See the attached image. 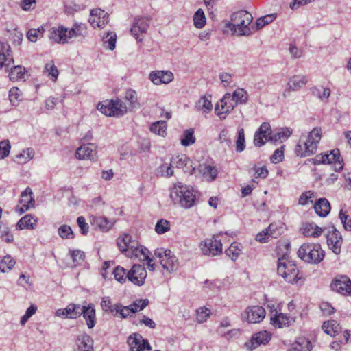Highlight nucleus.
<instances>
[{"instance_id": "obj_1", "label": "nucleus", "mask_w": 351, "mask_h": 351, "mask_svg": "<svg viewBox=\"0 0 351 351\" xmlns=\"http://www.w3.org/2000/svg\"><path fill=\"white\" fill-rule=\"evenodd\" d=\"M321 128H314L307 136H302L295 149L296 155L300 157L313 155L317 150L321 139Z\"/></svg>"}, {"instance_id": "obj_2", "label": "nucleus", "mask_w": 351, "mask_h": 351, "mask_svg": "<svg viewBox=\"0 0 351 351\" xmlns=\"http://www.w3.org/2000/svg\"><path fill=\"white\" fill-rule=\"evenodd\" d=\"M253 17L247 11L240 10L231 15L230 22L227 26L239 36H250L254 29V25L250 26Z\"/></svg>"}, {"instance_id": "obj_3", "label": "nucleus", "mask_w": 351, "mask_h": 351, "mask_svg": "<svg viewBox=\"0 0 351 351\" xmlns=\"http://www.w3.org/2000/svg\"><path fill=\"white\" fill-rule=\"evenodd\" d=\"M170 197L175 203L185 208L194 206L196 201L193 189L181 182L175 184L171 190Z\"/></svg>"}, {"instance_id": "obj_4", "label": "nucleus", "mask_w": 351, "mask_h": 351, "mask_svg": "<svg viewBox=\"0 0 351 351\" xmlns=\"http://www.w3.org/2000/svg\"><path fill=\"white\" fill-rule=\"evenodd\" d=\"M298 256L306 263L318 264L325 254L319 243H304L298 249Z\"/></svg>"}, {"instance_id": "obj_5", "label": "nucleus", "mask_w": 351, "mask_h": 351, "mask_svg": "<svg viewBox=\"0 0 351 351\" xmlns=\"http://www.w3.org/2000/svg\"><path fill=\"white\" fill-rule=\"evenodd\" d=\"M277 271L287 282H297L299 270L296 265L291 261L287 260L285 256L278 259Z\"/></svg>"}, {"instance_id": "obj_6", "label": "nucleus", "mask_w": 351, "mask_h": 351, "mask_svg": "<svg viewBox=\"0 0 351 351\" xmlns=\"http://www.w3.org/2000/svg\"><path fill=\"white\" fill-rule=\"evenodd\" d=\"M97 109L106 116H122L127 112L126 105L121 100H106L99 103Z\"/></svg>"}, {"instance_id": "obj_7", "label": "nucleus", "mask_w": 351, "mask_h": 351, "mask_svg": "<svg viewBox=\"0 0 351 351\" xmlns=\"http://www.w3.org/2000/svg\"><path fill=\"white\" fill-rule=\"evenodd\" d=\"M48 37L52 42L65 44L69 43V39L78 37V36L73 26L71 29H67L60 25L57 27L51 28L49 31Z\"/></svg>"}, {"instance_id": "obj_8", "label": "nucleus", "mask_w": 351, "mask_h": 351, "mask_svg": "<svg viewBox=\"0 0 351 351\" xmlns=\"http://www.w3.org/2000/svg\"><path fill=\"white\" fill-rule=\"evenodd\" d=\"M312 162L315 165L319 164H333L334 169L339 171L343 169V160L340 157V152L338 149H335L330 153H324L317 155L312 159Z\"/></svg>"}, {"instance_id": "obj_9", "label": "nucleus", "mask_w": 351, "mask_h": 351, "mask_svg": "<svg viewBox=\"0 0 351 351\" xmlns=\"http://www.w3.org/2000/svg\"><path fill=\"white\" fill-rule=\"evenodd\" d=\"M217 237V235H213L201 242L199 246L204 255L215 256L222 252V243Z\"/></svg>"}, {"instance_id": "obj_10", "label": "nucleus", "mask_w": 351, "mask_h": 351, "mask_svg": "<svg viewBox=\"0 0 351 351\" xmlns=\"http://www.w3.org/2000/svg\"><path fill=\"white\" fill-rule=\"evenodd\" d=\"M154 254L160 258V264L163 269L169 273L177 269L178 260L171 250H166L163 251L162 249L157 250L155 251Z\"/></svg>"}, {"instance_id": "obj_11", "label": "nucleus", "mask_w": 351, "mask_h": 351, "mask_svg": "<svg viewBox=\"0 0 351 351\" xmlns=\"http://www.w3.org/2000/svg\"><path fill=\"white\" fill-rule=\"evenodd\" d=\"M237 104V101L233 98V97L230 93H226L220 100V104L218 103L216 104L215 112L221 119H225V116L221 117V115L229 113Z\"/></svg>"}, {"instance_id": "obj_12", "label": "nucleus", "mask_w": 351, "mask_h": 351, "mask_svg": "<svg viewBox=\"0 0 351 351\" xmlns=\"http://www.w3.org/2000/svg\"><path fill=\"white\" fill-rule=\"evenodd\" d=\"M127 343L130 351H144L145 350L150 351L152 350L148 341L143 339L142 335L137 332L130 335Z\"/></svg>"}, {"instance_id": "obj_13", "label": "nucleus", "mask_w": 351, "mask_h": 351, "mask_svg": "<svg viewBox=\"0 0 351 351\" xmlns=\"http://www.w3.org/2000/svg\"><path fill=\"white\" fill-rule=\"evenodd\" d=\"M265 317V310L259 306L247 307L242 314L243 319L249 323H259Z\"/></svg>"}, {"instance_id": "obj_14", "label": "nucleus", "mask_w": 351, "mask_h": 351, "mask_svg": "<svg viewBox=\"0 0 351 351\" xmlns=\"http://www.w3.org/2000/svg\"><path fill=\"white\" fill-rule=\"evenodd\" d=\"M146 277L147 271L145 267L141 265H134L127 274L128 280L138 286L144 284Z\"/></svg>"}, {"instance_id": "obj_15", "label": "nucleus", "mask_w": 351, "mask_h": 351, "mask_svg": "<svg viewBox=\"0 0 351 351\" xmlns=\"http://www.w3.org/2000/svg\"><path fill=\"white\" fill-rule=\"evenodd\" d=\"M333 291L344 295L351 294V280L346 276H337L330 285Z\"/></svg>"}, {"instance_id": "obj_16", "label": "nucleus", "mask_w": 351, "mask_h": 351, "mask_svg": "<svg viewBox=\"0 0 351 351\" xmlns=\"http://www.w3.org/2000/svg\"><path fill=\"white\" fill-rule=\"evenodd\" d=\"M326 237L329 248L331 249L335 254H339L343 243V238L341 233L332 226V230L328 232Z\"/></svg>"}, {"instance_id": "obj_17", "label": "nucleus", "mask_w": 351, "mask_h": 351, "mask_svg": "<svg viewBox=\"0 0 351 351\" xmlns=\"http://www.w3.org/2000/svg\"><path fill=\"white\" fill-rule=\"evenodd\" d=\"M271 335L266 330L254 334L249 341L245 343V346L250 350H253L261 345L267 344L271 339Z\"/></svg>"}, {"instance_id": "obj_18", "label": "nucleus", "mask_w": 351, "mask_h": 351, "mask_svg": "<svg viewBox=\"0 0 351 351\" xmlns=\"http://www.w3.org/2000/svg\"><path fill=\"white\" fill-rule=\"evenodd\" d=\"M32 195V191L29 187H27L25 190L21 193V199L19 200V204H21V206H16V212L21 215L26 212L29 208L34 207L35 201Z\"/></svg>"}, {"instance_id": "obj_19", "label": "nucleus", "mask_w": 351, "mask_h": 351, "mask_svg": "<svg viewBox=\"0 0 351 351\" xmlns=\"http://www.w3.org/2000/svg\"><path fill=\"white\" fill-rule=\"evenodd\" d=\"M76 158L80 160H97V146L93 143H88L81 145L75 152Z\"/></svg>"}, {"instance_id": "obj_20", "label": "nucleus", "mask_w": 351, "mask_h": 351, "mask_svg": "<svg viewBox=\"0 0 351 351\" xmlns=\"http://www.w3.org/2000/svg\"><path fill=\"white\" fill-rule=\"evenodd\" d=\"M149 79L156 85L169 84L173 81V74L169 71H155L149 73Z\"/></svg>"}, {"instance_id": "obj_21", "label": "nucleus", "mask_w": 351, "mask_h": 351, "mask_svg": "<svg viewBox=\"0 0 351 351\" xmlns=\"http://www.w3.org/2000/svg\"><path fill=\"white\" fill-rule=\"evenodd\" d=\"M191 160L185 155L177 156L171 159V165L182 169L184 172L192 174L195 167H192Z\"/></svg>"}, {"instance_id": "obj_22", "label": "nucleus", "mask_w": 351, "mask_h": 351, "mask_svg": "<svg viewBox=\"0 0 351 351\" xmlns=\"http://www.w3.org/2000/svg\"><path fill=\"white\" fill-rule=\"evenodd\" d=\"M11 52V47L8 43L0 41V69L3 66H9L14 63Z\"/></svg>"}, {"instance_id": "obj_23", "label": "nucleus", "mask_w": 351, "mask_h": 351, "mask_svg": "<svg viewBox=\"0 0 351 351\" xmlns=\"http://www.w3.org/2000/svg\"><path fill=\"white\" fill-rule=\"evenodd\" d=\"M80 316L83 315L88 328H93L95 325L96 315L94 306L89 304L88 306H81L79 311Z\"/></svg>"}, {"instance_id": "obj_24", "label": "nucleus", "mask_w": 351, "mask_h": 351, "mask_svg": "<svg viewBox=\"0 0 351 351\" xmlns=\"http://www.w3.org/2000/svg\"><path fill=\"white\" fill-rule=\"evenodd\" d=\"M80 304H70L65 308L58 309L56 313V315L64 318L75 319L80 317Z\"/></svg>"}, {"instance_id": "obj_25", "label": "nucleus", "mask_w": 351, "mask_h": 351, "mask_svg": "<svg viewBox=\"0 0 351 351\" xmlns=\"http://www.w3.org/2000/svg\"><path fill=\"white\" fill-rule=\"evenodd\" d=\"M76 344L77 351H93V340L86 333L77 336Z\"/></svg>"}, {"instance_id": "obj_26", "label": "nucleus", "mask_w": 351, "mask_h": 351, "mask_svg": "<svg viewBox=\"0 0 351 351\" xmlns=\"http://www.w3.org/2000/svg\"><path fill=\"white\" fill-rule=\"evenodd\" d=\"M302 234L306 237L317 238L323 232V229L314 223H306L302 227Z\"/></svg>"}, {"instance_id": "obj_27", "label": "nucleus", "mask_w": 351, "mask_h": 351, "mask_svg": "<svg viewBox=\"0 0 351 351\" xmlns=\"http://www.w3.org/2000/svg\"><path fill=\"white\" fill-rule=\"evenodd\" d=\"M307 78L305 75H294L289 78L287 83V86H289V90H291L292 91H297L305 86L307 83Z\"/></svg>"}, {"instance_id": "obj_28", "label": "nucleus", "mask_w": 351, "mask_h": 351, "mask_svg": "<svg viewBox=\"0 0 351 351\" xmlns=\"http://www.w3.org/2000/svg\"><path fill=\"white\" fill-rule=\"evenodd\" d=\"M330 208V204L326 198L319 199L314 204L315 211L319 217L327 216Z\"/></svg>"}, {"instance_id": "obj_29", "label": "nucleus", "mask_w": 351, "mask_h": 351, "mask_svg": "<svg viewBox=\"0 0 351 351\" xmlns=\"http://www.w3.org/2000/svg\"><path fill=\"white\" fill-rule=\"evenodd\" d=\"M322 328L326 334L332 337L341 332V326L334 319L324 322L322 326Z\"/></svg>"}, {"instance_id": "obj_30", "label": "nucleus", "mask_w": 351, "mask_h": 351, "mask_svg": "<svg viewBox=\"0 0 351 351\" xmlns=\"http://www.w3.org/2000/svg\"><path fill=\"white\" fill-rule=\"evenodd\" d=\"M291 319L286 314L278 313L271 317V324L276 328H281L284 326H288Z\"/></svg>"}, {"instance_id": "obj_31", "label": "nucleus", "mask_w": 351, "mask_h": 351, "mask_svg": "<svg viewBox=\"0 0 351 351\" xmlns=\"http://www.w3.org/2000/svg\"><path fill=\"white\" fill-rule=\"evenodd\" d=\"M311 342L305 337H299L293 346L288 351H311L312 350Z\"/></svg>"}, {"instance_id": "obj_32", "label": "nucleus", "mask_w": 351, "mask_h": 351, "mask_svg": "<svg viewBox=\"0 0 351 351\" xmlns=\"http://www.w3.org/2000/svg\"><path fill=\"white\" fill-rule=\"evenodd\" d=\"M132 237L128 234H124L122 237L117 239V245L122 252H127L129 249L134 250L135 246L132 244Z\"/></svg>"}, {"instance_id": "obj_33", "label": "nucleus", "mask_w": 351, "mask_h": 351, "mask_svg": "<svg viewBox=\"0 0 351 351\" xmlns=\"http://www.w3.org/2000/svg\"><path fill=\"white\" fill-rule=\"evenodd\" d=\"M125 99L128 101V108L130 110H134L140 108V104L138 102L137 93L135 90L130 89L125 93Z\"/></svg>"}, {"instance_id": "obj_34", "label": "nucleus", "mask_w": 351, "mask_h": 351, "mask_svg": "<svg viewBox=\"0 0 351 351\" xmlns=\"http://www.w3.org/2000/svg\"><path fill=\"white\" fill-rule=\"evenodd\" d=\"M37 219H34L31 215H26L22 217L16 224V228L19 230L34 229Z\"/></svg>"}, {"instance_id": "obj_35", "label": "nucleus", "mask_w": 351, "mask_h": 351, "mask_svg": "<svg viewBox=\"0 0 351 351\" xmlns=\"http://www.w3.org/2000/svg\"><path fill=\"white\" fill-rule=\"evenodd\" d=\"M195 108L198 111H202L204 113L208 114L212 110L213 104L208 97L203 96L197 102Z\"/></svg>"}, {"instance_id": "obj_36", "label": "nucleus", "mask_w": 351, "mask_h": 351, "mask_svg": "<svg viewBox=\"0 0 351 351\" xmlns=\"http://www.w3.org/2000/svg\"><path fill=\"white\" fill-rule=\"evenodd\" d=\"M311 90L312 94L323 101H326L331 93L329 88H324L323 86H315Z\"/></svg>"}, {"instance_id": "obj_37", "label": "nucleus", "mask_w": 351, "mask_h": 351, "mask_svg": "<svg viewBox=\"0 0 351 351\" xmlns=\"http://www.w3.org/2000/svg\"><path fill=\"white\" fill-rule=\"evenodd\" d=\"M292 133V130L289 128H282L280 131L276 133L272 134L269 136V140L273 142H282L285 141Z\"/></svg>"}, {"instance_id": "obj_38", "label": "nucleus", "mask_w": 351, "mask_h": 351, "mask_svg": "<svg viewBox=\"0 0 351 351\" xmlns=\"http://www.w3.org/2000/svg\"><path fill=\"white\" fill-rule=\"evenodd\" d=\"M25 68L20 65L14 66L12 67L9 73L10 80L12 81H17L25 79Z\"/></svg>"}, {"instance_id": "obj_39", "label": "nucleus", "mask_w": 351, "mask_h": 351, "mask_svg": "<svg viewBox=\"0 0 351 351\" xmlns=\"http://www.w3.org/2000/svg\"><path fill=\"white\" fill-rule=\"evenodd\" d=\"M102 40L105 47L112 51L116 47L117 34L114 32H106L102 36Z\"/></svg>"}, {"instance_id": "obj_40", "label": "nucleus", "mask_w": 351, "mask_h": 351, "mask_svg": "<svg viewBox=\"0 0 351 351\" xmlns=\"http://www.w3.org/2000/svg\"><path fill=\"white\" fill-rule=\"evenodd\" d=\"M117 308H115L116 313H114V316H119L122 319H125L130 316L131 313H135V310L130 307V305L124 306L121 303L117 304Z\"/></svg>"}, {"instance_id": "obj_41", "label": "nucleus", "mask_w": 351, "mask_h": 351, "mask_svg": "<svg viewBox=\"0 0 351 351\" xmlns=\"http://www.w3.org/2000/svg\"><path fill=\"white\" fill-rule=\"evenodd\" d=\"M101 13L104 14L103 18L104 19L106 14L104 13V11H101L100 10H92L90 11V16L88 19V22L90 23L93 27L102 28V25H101L100 16L97 17V15H100Z\"/></svg>"}, {"instance_id": "obj_42", "label": "nucleus", "mask_w": 351, "mask_h": 351, "mask_svg": "<svg viewBox=\"0 0 351 351\" xmlns=\"http://www.w3.org/2000/svg\"><path fill=\"white\" fill-rule=\"evenodd\" d=\"M34 151L32 148H26L21 153L16 156L17 162L19 164H25L33 158Z\"/></svg>"}, {"instance_id": "obj_43", "label": "nucleus", "mask_w": 351, "mask_h": 351, "mask_svg": "<svg viewBox=\"0 0 351 351\" xmlns=\"http://www.w3.org/2000/svg\"><path fill=\"white\" fill-rule=\"evenodd\" d=\"M150 130L156 134L165 136L167 134V123L165 121L154 123L150 126Z\"/></svg>"}, {"instance_id": "obj_44", "label": "nucleus", "mask_w": 351, "mask_h": 351, "mask_svg": "<svg viewBox=\"0 0 351 351\" xmlns=\"http://www.w3.org/2000/svg\"><path fill=\"white\" fill-rule=\"evenodd\" d=\"M195 142V137L194 136V130L192 128L186 130L181 138V144L184 147H187L193 145Z\"/></svg>"}, {"instance_id": "obj_45", "label": "nucleus", "mask_w": 351, "mask_h": 351, "mask_svg": "<svg viewBox=\"0 0 351 351\" xmlns=\"http://www.w3.org/2000/svg\"><path fill=\"white\" fill-rule=\"evenodd\" d=\"M22 93L17 87H12L9 91V99L14 106H19L21 101Z\"/></svg>"}, {"instance_id": "obj_46", "label": "nucleus", "mask_w": 351, "mask_h": 351, "mask_svg": "<svg viewBox=\"0 0 351 351\" xmlns=\"http://www.w3.org/2000/svg\"><path fill=\"white\" fill-rule=\"evenodd\" d=\"M269 237L277 238L284 232V226L282 223H271L267 228Z\"/></svg>"}, {"instance_id": "obj_47", "label": "nucleus", "mask_w": 351, "mask_h": 351, "mask_svg": "<svg viewBox=\"0 0 351 351\" xmlns=\"http://www.w3.org/2000/svg\"><path fill=\"white\" fill-rule=\"evenodd\" d=\"M95 223L103 232L109 230L114 225V221L108 220L105 217H100L97 218L95 220Z\"/></svg>"}, {"instance_id": "obj_48", "label": "nucleus", "mask_w": 351, "mask_h": 351, "mask_svg": "<svg viewBox=\"0 0 351 351\" xmlns=\"http://www.w3.org/2000/svg\"><path fill=\"white\" fill-rule=\"evenodd\" d=\"M150 19L148 17H137L135 18L134 24L138 27V31L144 34L147 31L149 26Z\"/></svg>"}, {"instance_id": "obj_49", "label": "nucleus", "mask_w": 351, "mask_h": 351, "mask_svg": "<svg viewBox=\"0 0 351 351\" xmlns=\"http://www.w3.org/2000/svg\"><path fill=\"white\" fill-rule=\"evenodd\" d=\"M276 18L275 14L266 15L256 20L253 31L258 30L263 28L265 25L271 23Z\"/></svg>"}, {"instance_id": "obj_50", "label": "nucleus", "mask_w": 351, "mask_h": 351, "mask_svg": "<svg viewBox=\"0 0 351 351\" xmlns=\"http://www.w3.org/2000/svg\"><path fill=\"white\" fill-rule=\"evenodd\" d=\"M44 71L47 73L48 76H51L52 81L55 82L57 80L59 71L53 61L45 64Z\"/></svg>"}, {"instance_id": "obj_51", "label": "nucleus", "mask_w": 351, "mask_h": 351, "mask_svg": "<svg viewBox=\"0 0 351 351\" xmlns=\"http://www.w3.org/2000/svg\"><path fill=\"white\" fill-rule=\"evenodd\" d=\"M15 265V261L11 258L10 256H5L0 261V271L1 272H7L10 271Z\"/></svg>"}, {"instance_id": "obj_52", "label": "nucleus", "mask_w": 351, "mask_h": 351, "mask_svg": "<svg viewBox=\"0 0 351 351\" xmlns=\"http://www.w3.org/2000/svg\"><path fill=\"white\" fill-rule=\"evenodd\" d=\"M194 25L197 28H202L206 23V17L202 9L196 11L193 16Z\"/></svg>"}, {"instance_id": "obj_53", "label": "nucleus", "mask_w": 351, "mask_h": 351, "mask_svg": "<svg viewBox=\"0 0 351 351\" xmlns=\"http://www.w3.org/2000/svg\"><path fill=\"white\" fill-rule=\"evenodd\" d=\"M233 98L240 104H245L248 100V95L243 88H238L231 95Z\"/></svg>"}, {"instance_id": "obj_54", "label": "nucleus", "mask_w": 351, "mask_h": 351, "mask_svg": "<svg viewBox=\"0 0 351 351\" xmlns=\"http://www.w3.org/2000/svg\"><path fill=\"white\" fill-rule=\"evenodd\" d=\"M101 306L102 309L106 312H110L113 315L116 313L115 308H117V304L112 305L110 297H104L101 302Z\"/></svg>"}, {"instance_id": "obj_55", "label": "nucleus", "mask_w": 351, "mask_h": 351, "mask_svg": "<svg viewBox=\"0 0 351 351\" xmlns=\"http://www.w3.org/2000/svg\"><path fill=\"white\" fill-rule=\"evenodd\" d=\"M170 230V223L169 221L161 219L158 220L155 226V231L158 234H162Z\"/></svg>"}, {"instance_id": "obj_56", "label": "nucleus", "mask_w": 351, "mask_h": 351, "mask_svg": "<svg viewBox=\"0 0 351 351\" xmlns=\"http://www.w3.org/2000/svg\"><path fill=\"white\" fill-rule=\"evenodd\" d=\"M44 28L40 27L38 29H31L27 32V37L31 42H36L43 36Z\"/></svg>"}, {"instance_id": "obj_57", "label": "nucleus", "mask_w": 351, "mask_h": 351, "mask_svg": "<svg viewBox=\"0 0 351 351\" xmlns=\"http://www.w3.org/2000/svg\"><path fill=\"white\" fill-rule=\"evenodd\" d=\"M245 148L244 129L241 128L238 131V136L236 141V151L237 152H243Z\"/></svg>"}, {"instance_id": "obj_58", "label": "nucleus", "mask_w": 351, "mask_h": 351, "mask_svg": "<svg viewBox=\"0 0 351 351\" xmlns=\"http://www.w3.org/2000/svg\"><path fill=\"white\" fill-rule=\"evenodd\" d=\"M58 231L59 236L62 239H73L74 237L73 232L68 225L64 224L60 226Z\"/></svg>"}, {"instance_id": "obj_59", "label": "nucleus", "mask_w": 351, "mask_h": 351, "mask_svg": "<svg viewBox=\"0 0 351 351\" xmlns=\"http://www.w3.org/2000/svg\"><path fill=\"white\" fill-rule=\"evenodd\" d=\"M252 170L254 172V176L256 178H265L268 176V170L265 166H261L260 164L254 165L252 168Z\"/></svg>"}, {"instance_id": "obj_60", "label": "nucleus", "mask_w": 351, "mask_h": 351, "mask_svg": "<svg viewBox=\"0 0 351 351\" xmlns=\"http://www.w3.org/2000/svg\"><path fill=\"white\" fill-rule=\"evenodd\" d=\"M196 319L198 323H203L206 321L210 315V311L205 307H201L197 311Z\"/></svg>"}, {"instance_id": "obj_61", "label": "nucleus", "mask_w": 351, "mask_h": 351, "mask_svg": "<svg viewBox=\"0 0 351 351\" xmlns=\"http://www.w3.org/2000/svg\"><path fill=\"white\" fill-rule=\"evenodd\" d=\"M11 146L8 140L0 142V159L7 157L10 152Z\"/></svg>"}, {"instance_id": "obj_62", "label": "nucleus", "mask_w": 351, "mask_h": 351, "mask_svg": "<svg viewBox=\"0 0 351 351\" xmlns=\"http://www.w3.org/2000/svg\"><path fill=\"white\" fill-rule=\"evenodd\" d=\"M113 274L114 278L121 283L125 282L126 279L128 278L127 276L125 277V269L120 266H117L115 267V269L113 271Z\"/></svg>"}, {"instance_id": "obj_63", "label": "nucleus", "mask_w": 351, "mask_h": 351, "mask_svg": "<svg viewBox=\"0 0 351 351\" xmlns=\"http://www.w3.org/2000/svg\"><path fill=\"white\" fill-rule=\"evenodd\" d=\"M240 252L241 249L239 248L238 245L237 243H232L225 252L227 256L231 257L232 260L235 261Z\"/></svg>"}, {"instance_id": "obj_64", "label": "nucleus", "mask_w": 351, "mask_h": 351, "mask_svg": "<svg viewBox=\"0 0 351 351\" xmlns=\"http://www.w3.org/2000/svg\"><path fill=\"white\" fill-rule=\"evenodd\" d=\"M256 132H260V134H263L265 141L269 140V138L271 135V133H272L271 128H270V125L269 123H267V122L263 123Z\"/></svg>"}]
</instances>
